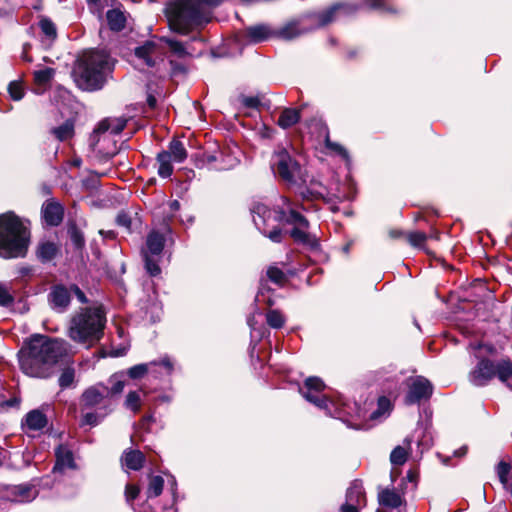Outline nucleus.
Segmentation results:
<instances>
[{
  "instance_id": "1",
  "label": "nucleus",
  "mask_w": 512,
  "mask_h": 512,
  "mask_svg": "<svg viewBox=\"0 0 512 512\" xmlns=\"http://www.w3.org/2000/svg\"><path fill=\"white\" fill-rule=\"evenodd\" d=\"M68 353V343L45 335L32 336L19 351L20 368L26 375L47 378Z\"/></svg>"
},
{
  "instance_id": "2",
  "label": "nucleus",
  "mask_w": 512,
  "mask_h": 512,
  "mask_svg": "<svg viewBox=\"0 0 512 512\" xmlns=\"http://www.w3.org/2000/svg\"><path fill=\"white\" fill-rule=\"evenodd\" d=\"M114 59L103 49L83 51L75 61L72 76L77 87L94 92L102 89L111 78Z\"/></svg>"
},
{
  "instance_id": "3",
  "label": "nucleus",
  "mask_w": 512,
  "mask_h": 512,
  "mask_svg": "<svg viewBox=\"0 0 512 512\" xmlns=\"http://www.w3.org/2000/svg\"><path fill=\"white\" fill-rule=\"evenodd\" d=\"M282 205L271 209L263 203H256L251 209L253 222L257 229L271 241L279 243L282 240L281 224H299L306 226L307 220L291 207L286 197L281 198Z\"/></svg>"
},
{
  "instance_id": "4",
  "label": "nucleus",
  "mask_w": 512,
  "mask_h": 512,
  "mask_svg": "<svg viewBox=\"0 0 512 512\" xmlns=\"http://www.w3.org/2000/svg\"><path fill=\"white\" fill-rule=\"evenodd\" d=\"M105 324L106 316L101 307L81 308L71 317L68 336L74 342L90 347L103 337Z\"/></svg>"
},
{
  "instance_id": "5",
  "label": "nucleus",
  "mask_w": 512,
  "mask_h": 512,
  "mask_svg": "<svg viewBox=\"0 0 512 512\" xmlns=\"http://www.w3.org/2000/svg\"><path fill=\"white\" fill-rule=\"evenodd\" d=\"M30 233L21 219L12 212L0 215V257L25 255Z\"/></svg>"
},
{
  "instance_id": "6",
  "label": "nucleus",
  "mask_w": 512,
  "mask_h": 512,
  "mask_svg": "<svg viewBox=\"0 0 512 512\" xmlns=\"http://www.w3.org/2000/svg\"><path fill=\"white\" fill-rule=\"evenodd\" d=\"M270 165L275 177L288 185H301L307 182L306 170L285 148L274 151Z\"/></svg>"
},
{
  "instance_id": "7",
  "label": "nucleus",
  "mask_w": 512,
  "mask_h": 512,
  "mask_svg": "<svg viewBox=\"0 0 512 512\" xmlns=\"http://www.w3.org/2000/svg\"><path fill=\"white\" fill-rule=\"evenodd\" d=\"M495 376L512 389V362L501 360L495 364L489 359H481L469 373V380L475 386H484Z\"/></svg>"
},
{
  "instance_id": "8",
  "label": "nucleus",
  "mask_w": 512,
  "mask_h": 512,
  "mask_svg": "<svg viewBox=\"0 0 512 512\" xmlns=\"http://www.w3.org/2000/svg\"><path fill=\"white\" fill-rule=\"evenodd\" d=\"M165 50L158 40H147L134 50L135 65L139 69L154 68L164 61Z\"/></svg>"
},
{
  "instance_id": "9",
  "label": "nucleus",
  "mask_w": 512,
  "mask_h": 512,
  "mask_svg": "<svg viewBox=\"0 0 512 512\" xmlns=\"http://www.w3.org/2000/svg\"><path fill=\"white\" fill-rule=\"evenodd\" d=\"M164 244L165 238L162 234L155 231L148 234L146 249L142 251V254L145 261V268L151 276H157L161 272L158 265V258L163 251Z\"/></svg>"
},
{
  "instance_id": "10",
  "label": "nucleus",
  "mask_w": 512,
  "mask_h": 512,
  "mask_svg": "<svg viewBox=\"0 0 512 512\" xmlns=\"http://www.w3.org/2000/svg\"><path fill=\"white\" fill-rule=\"evenodd\" d=\"M325 389V384L318 377H309L305 380L304 386L300 388L301 395L309 402L313 403L320 409L329 411V404L331 403L322 391Z\"/></svg>"
},
{
  "instance_id": "11",
  "label": "nucleus",
  "mask_w": 512,
  "mask_h": 512,
  "mask_svg": "<svg viewBox=\"0 0 512 512\" xmlns=\"http://www.w3.org/2000/svg\"><path fill=\"white\" fill-rule=\"evenodd\" d=\"M433 387L429 380L422 376H418L411 380L409 391L405 397V403L412 405L419 403L421 400L430 398Z\"/></svg>"
},
{
  "instance_id": "12",
  "label": "nucleus",
  "mask_w": 512,
  "mask_h": 512,
  "mask_svg": "<svg viewBox=\"0 0 512 512\" xmlns=\"http://www.w3.org/2000/svg\"><path fill=\"white\" fill-rule=\"evenodd\" d=\"M109 397L108 386L103 383H97L84 390L81 395L80 403L82 410L90 409L100 405Z\"/></svg>"
},
{
  "instance_id": "13",
  "label": "nucleus",
  "mask_w": 512,
  "mask_h": 512,
  "mask_svg": "<svg viewBox=\"0 0 512 512\" xmlns=\"http://www.w3.org/2000/svg\"><path fill=\"white\" fill-rule=\"evenodd\" d=\"M48 301L53 310L64 312L70 305L71 293L70 289L64 285H55L48 294Z\"/></svg>"
},
{
  "instance_id": "14",
  "label": "nucleus",
  "mask_w": 512,
  "mask_h": 512,
  "mask_svg": "<svg viewBox=\"0 0 512 512\" xmlns=\"http://www.w3.org/2000/svg\"><path fill=\"white\" fill-rule=\"evenodd\" d=\"M219 158H223V151H218L214 153L204 152L201 158L199 159V163L197 164V166H207L208 168L222 171L232 169L238 163L237 158H230L227 163H217L219 161Z\"/></svg>"
},
{
  "instance_id": "15",
  "label": "nucleus",
  "mask_w": 512,
  "mask_h": 512,
  "mask_svg": "<svg viewBox=\"0 0 512 512\" xmlns=\"http://www.w3.org/2000/svg\"><path fill=\"white\" fill-rule=\"evenodd\" d=\"M56 463L53 472H64L66 469H76L72 451L65 445H60L55 452Z\"/></svg>"
},
{
  "instance_id": "16",
  "label": "nucleus",
  "mask_w": 512,
  "mask_h": 512,
  "mask_svg": "<svg viewBox=\"0 0 512 512\" xmlns=\"http://www.w3.org/2000/svg\"><path fill=\"white\" fill-rule=\"evenodd\" d=\"M43 219L49 226H58L63 220V207L56 202H47L42 208Z\"/></svg>"
},
{
  "instance_id": "17",
  "label": "nucleus",
  "mask_w": 512,
  "mask_h": 512,
  "mask_svg": "<svg viewBox=\"0 0 512 512\" xmlns=\"http://www.w3.org/2000/svg\"><path fill=\"white\" fill-rule=\"evenodd\" d=\"M357 7L351 4H336L319 15L321 25H327L335 20L337 15H347L356 11Z\"/></svg>"
},
{
  "instance_id": "18",
  "label": "nucleus",
  "mask_w": 512,
  "mask_h": 512,
  "mask_svg": "<svg viewBox=\"0 0 512 512\" xmlns=\"http://www.w3.org/2000/svg\"><path fill=\"white\" fill-rule=\"evenodd\" d=\"M39 28L41 30V41L45 47H50L57 38V29L55 24L46 17L39 21Z\"/></svg>"
},
{
  "instance_id": "19",
  "label": "nucleus",
  "mask_w": 512,
  "mask_h": 512,
  "mask_svg": "<svg viewBox=\"0 0 512 512\" xmlns=\"http://www.w3.org/2000/svg\"><path fill=\"white\" fill-rule=\"evenodd\" d=\"M121 461L128 469L140 470L145 462V456L139 450L129 449L124 451Z\"/></svg>"
},
{
  "instance_id": "20",
  "label": "nucleus",
  "mask_w": 512,
  "mask_h": 512,
  "mask_svg": "<svg viewBox=\"0 0 512 512\" xmlns=\"http://www.w3.org/2000/svg\"><path fill=\"white\" fill-rule=\"evenodd\" d=\"M346 502L356 504L359 507L365 506L366 498L362 482L355 480L346 492Z\"/></svg>"
},
{
  "instance_id": "21",
  "label": "nucleus",
  "mask_w": 512,
  "mask_h": 512,
  "mask_svg": "<svg viewBox=\"0 0 512 512\" xmlns=\"http://www.w3.org/2000/svg\"><path fill=\"white\" fill-rule=\"evenodd\" d=\"M273 32L267 25H256L246 29V36L251 43H259L274 36Z\"/></svg>"
},
{
  "instance_id": "22",
  "label": "nucleus",
  "mask_w": 512,
  "mask_h": 512,
  "mask_svg": "<svg viewBox=\"0 0 512 512\" xmlns=\"http://www.w3.org/2000/svg\"><path fill=\"white\" fill-rule=\"evenodd\" d=\"M308 31L307 28L300 27L299 22H291L275 32V36L284 39L292 40Z\"/></svg>"
},
{
  "instance_id": "23",
  "label": "nucleus",
  "mask_w": 512,
  "mask_h": 512,
  "mask_svg": "<svg viewBox=\"0 0 512 512\" xmlns=\"http://www.w3.org/2000/svg\"><path fill=\"white\" fill-rule=\"evenodd\" d=\"M25 425L29 430H41L47 425V417L40 410H32L25 417Z\"/></svg>"
},
{
  "instance_id": "24",
  "label": "nucleus",
  "mask_w": 512,
  "mask_h": 512,
  "mask_svg": "<svg viewBox=\"0 0 512 512\" xmlns=\"http://www.w3.org/2000/svg\"><path fill=\"white\" fill-rule=\"evenodd\" d=\"M164 152H166V154L170 156V159L175 163H182L188 157V152L185 146L181 141L176 139L169 143L168 150H165Z\"/></svg>"
},
{
  "instance_id": "25",
  "label": "nucleus",
  "mask_w": 512,
  "mask_h": 512,
  "mask_svg": "<svg viewBox=\"0 0 512 512\" xmlns=\"http://www.w3.org/2000/svg\"><path fill=\"white\" fill-rule=\"evenodd\" d=\"M11 496L13 502H29L36 497V490L28 485H20L12 489Z\"/></svg>"
},
{
  "instance_id": "26",
  "label": "nucleus",
  "mask_w": 512,
  "mask_h": 512,
  "mask_svg": "<svg viewBox=\"0 0 512 512\" xmlns=\"http://www.w3.org/2000/svg\"><path fill=\"white\" fill-rule=\"evenodd\" d=\"M300 119V111L295 108H287L284 109L279 118L278 125L284 129H287L293 125H295Z\"/></svg>"
},
{
  "instance_id": "27",
  "label": "nucleus",
  "mask_w": 512,
  "mask_h": 512,
  "mask_svg": "<svg viewBox=\"0 0 512 512\" xmlns=\"http://www.w3.org/2000/svg\"><path fill=\"white\" fill-rule=\"evenodd\" d=\"M106 18L111 30L121 31L124 29L126 24V17L121 10L112 9L107 11Z\"/></svg>"
},
{
  "instance_id": "28",
  "label": "nucleus",
  "mask_w": 512,
  "mask_h": 512,
  "mask_svg": "<svg viewBox=\"0 0 512 512\" xmlns=\"http://www.w3.org/2000/svg\"><path fill=\"white\" fill-rule=\"evenodd\" d=\"M50 132L57 140L66 141L74 135V123L71 120H66L60 126L52 128Z\"/></svg>"
},
{
  "instance_id": "29",
  "label": "nucleus",
  "mask_w": 512,
  "mask_h": 512,
  "mask_svg": "<svg viewBox=\"0 0 512 512\" xmlns=\"http://www.w3.org/2000/svg\"><path fill=\"white\" fill-rule=\"evenodd\" d=\"M379 502L383 506L398 508L402 504V498L397 492L385 489L379 494Z\"/></svg>"
},
{
  "instance_id": "30",
  "label": "nucleus",
  "mask_w": 512,
  "mask_h": 512,
  "mask_svg": "<svg viewBox=\"0 0 512 512\" xmlns=\"http://www.w3.org/2000/svg\"><path fill=\"white\" fill-rule=\"evenodd\" d=\"M156 159L159 164L158 175L162 178L170 177L173 173V160L170 159V156L166 152H160Z\"/></svg>"
},
{
  "instance_id": "31",
  "label": "nucleus",
  "mask_w": 512,
  "mask_h": 512,
  "mask_svg": "<svg viewBox=\"0 0 512 512\" xmlns=\"http://www.w3.org/2000/svg\"><path fill=\"white\" fill-rule=\"evenodd\" d=\"M159 43L161 44L162 42H164L165 44L168 45L170 51L175 54L177 57L179 58H183V57H186L189 55L188 51H187V48L186 46L184 45V43L178 41V40H175L173 38H170V37H161L158 39Z\"/></svg>"
},
{
  "instance_id": "32",
  "label": "nucleus",
  "mask_w": 512,
  "mask_h": 512,
  "mask_svg": "<svg viewBox=\"0 0 512 512\" xmlns=\"http://www.w3.org/2000/svg\"><path fill=\"white\" fill-rule=\"evenodd\" d=\"M58 248L52 242H43L38 246L37 256L42 262L51 261L57 254Z\"/></svg>"
},
{
  "instance_id": "33",
  "label": "nucleus",
  "mask_w": 512,
  "mask_h": 512,
  "mask_svg": "<svg viewBox=\"0 0 512 512\" xmlns=\"http://www.w3.org/2000/svg\"><path fill=\"white\" fill-rule=\"evenodd\" d=\"M163 487H164V479L162 476H159V475L151 476L149 479V484H148L147 491H146L147 497L148 498L158 497L162 493Z\"/></svg>"
},
{
  "instance_id": "34",
  "label": "nucleus",
  "mask_w": 512,
  "mask_h": 512,
  "mask_svg": "<svg viewBox=\"0 0 512 512\" xmlns=\"http://www.w3.org/2000/svg\"><path fill=\"white\" fill-rule=\"evenodd\" d=\"M408 458L407 450L402 446L395 447L390 454V462L394 466L403 465Z\"/></svg>"
},
{
  "instance_id": "35",
  "label": "nucleus",
  "mask_w": 512,
  "mask_h": 512,
  "mask_svg": "<svg viewBox=\"0 0 512 512\" xmlns=\"http://www.w3.org/2000/svg\"><path fill=\"white\" fill-rule=\"evenodd\" d=\"M75 379V370L73 367H66L63 369L59 379L58 383L61 389L69 388L73 385Z\"/></svg>"
},
{
  "instance_id": "36",
  "label": "nucleus",
  "mask_w": 512,
  "mask_h": 512,
  "mask_svg": "<svg viewBox=\"0 0 512 512\" xmlns=\"http://www.w3.org/2000/svg\"><path fill=\"white\" fill-rule=\"evenodd\" d=\"M266 321L270 327L279 329L284 325L285 318L278 310H270L266 314Z\"/></svg>"
},
{
  "instance_id": "37",
  "label": "nucleus",
  "mask_w": 512,
  "mask_h": 512,
  "mask_svg": "<svg viewBox=\"0 0 512 512\" xmlns=\"http://www.w3.org/2000/svg\"><path fill=\"white\" fill-rule=\"evenodd\" d=\"M107 413H98V412H86L83 413L82 419H81V425L85 426H96L98 425L102 419L105 417Z\"/></svg>"
},
{
  "instance_id": "38",
  "label": "nucleus",
  "mask_w": 512,
  "mask_h": 512,
  "mask_svg": "<svg viewBox=\"0 0 512 512\" xmlns=\"http://www.w3.org/2000/svg\"><path fill=\"white\" fill-rule=\"evenodd\" d=\"M294 228L291 231V237L300 243H308L309 239H311L310 235L305 231L308 228V224L306 226H300L299 224H293Z\"/></svg>"
},
{
  "instance_id": "39",
  "label": "nucleus",
  "mask_w": 512,
  "mask_h": 512,
  "mask_svg": "<svg viewBox=\"0 0 512 512\" xmlns=\"http://www.w3.org/2000/svg\"><path fill=\"white\" fill-rule=\"evenodd\" d=\"M54 76V69L52 68H44L34 72V81L39 85H45Z\"/></svg>"
},
{
  "instance_id": "40",
  "label": "nucleus",
  "mask_w": 512,
  "mask_h": 512,
  "mask_svg": "<svg viewBox=\"0 0 512 512\" xmlns=\"http://www.w3.org/2000/svg\"><path fill=\"white\" fill-rule=\"evenodd\" d=\"M141 406V399L137 392L131 391L126 396L125 400V407L134 413L138 412L140 410Z\"/></svg>"
},
{
  "instance_id": "41",
  "label": "nucleus",
  "mask_w": 512,
  "mask_h": 512,
  "mask_svg": "<svg viewBox=\"0 0 512 512\" xmlns=\"http://www.w3.org/2000/svg\"><path fill=\"white\" fill-rule=\"evenodd\" d=\"M14 302V297L11 293V288L6 284L0 283V306L8 307Z\"/></svg>"
},
{
  "instance_id": "42",
  "label": "nucleus",
  "mask_w": 512,
  "mask_h": 512,
  "mask_svg": "<svg viewBox=\"0 0 512 512\" xmlns=\"http://www.w3.org/2000/svg\"><path fill=\"white\" fill-rule=\"evenodd\" d=\"M109 383L111 384V387H108L109 397L122 393L125 387V382L120 380L116 375L109 379Z\"/></svg>"
},
{
  "instance_id": "43",
  "label": "nucleus",
  "mask_w": 512,
  "mask_h": 512,
  "mask_svg": "<svg viewBox=\"0 0 512 512\" xmlns=\"http://www.w3.org/2000/svg\"><path fill=\"white\" fill-rule=\"evenodd\" d=\"M150 366V363L135 365L128 370V375L132 379H139L149 372Z\"/></svg>"
},
{
  "instance_id": "44",
  "label": "nucleus",
  "mask_w": 512,
  "mask_h": 512,
  "mask_svg": "<svg viewBox=\"0 0 512 512\" xmlns=\"http://www.w3.org/2000/svg\"><path fill=\"white\" fill-rule=\"evenodd\" d=\"M267 276L272 282L279 285L283 284L286 280L284 272L277 267H269L267 270Z\"/></svg>"
},
{
  "instance_id": "45",
  "label": "nucleus",
  "mask_w": 512,
  "mask_h": 512,
  "mask_svg": "<svg viewBox=\"0 0 512 512\" xmlns=\"http://www.w3.org/2000/svg\"><path fill=\"white\" fill-rule=\"evenodd\" d=\"M510 470H511V465L507 462L501 461L497 465L496 472H497L500 482L503 485H506L508 483V474H509Z\"/></svg>"
},
{
  "instance_id": "46",
  "label": "nucleus",
  "mask_w": 512,
  "mask_h": 512,
  "mask_svg": "<svg viewBox=\"0 0 512 512\" xmlns=\"http://www.w3.org/2000/svg\"><path fill=\"white\" fill-rule=\"evenodd\" d=\"M69 235H70V239H71L73 245L77 249H80L84 246L85 240H84L83 234L77 227H75V226L71 227L69 229Z\"/></svg>"
},
{
  "instance_id": "47",
  "label": "nucleus",
  "mask_w": 512,
  "mask_h": 512,
  "mask_svg": "<svg viewBox=\"0 0 512 512\" xmlns=\"http://www.w3.org/2000/svg\"><path fill=\"white\" fill-rule=\"evenodd\" d=\"M8 92L13 100H20L23 98L24 90L19 82L13 81L8 86Z\"/></svg>"
},
{
  "instance_id": "48",
  "label": "nucleus",
  "mask_w": 512,
  "mask_h": 512,
  "mask_svg": "<svg viewBox=\"0 0 512 512\" xmlns=\"http://www.w3.org/2000/svg\"><path fill=\"white\" fill-rule=\"evenodd\" d=\"M407 239L412 246L422 247L427 239V236L423 232H412L407 235Z\"/></svg>"
},
{
  "instance_id": "49",
  "label": "nucleus",
  "mask_w": 512,
  "mask_h": 512,
  "mask_svg": "<svg viewBox=\"0 0 512 512\" xmlns=\"http://www.w3.org/2000/svg\"><path fill=\"white\" fill-rule=\"evenodd\" d=\"M390 406H391V403L387 397H385V396L380 397L378 399V409L372 413V418L379 417L380 415L388 412L390 410Z\"/></svg>"
},
{
  "instance_id": "50",
  "label": "nucleus",
  "mask_w": 512,
  "mask_h": 512,
  "mask_svg": "<svg viewBox=\"0 0 512 512\" xmlns=\"http://www.w3.org/2000/svg\"><path fill=\"white\" fill-rule=\"evenodd\" d=\"M131 217L126 213V212H120L118 215H117V218H116V223L121 226V227H124L125 229H127L128 231L131 230Z\"/></svg>"
},
{
  "instance_id": "51",
  "label": "nucleus",
  "mask_w": 512,
  "mask_h": 512,
  "mask_svg": "<svg viewBox=\"0 0 512 512\" xmlns=\"http://www.w3.org/2000/svg\"><path fill=\"white\" fill-rule=\"evenodd\" d=\"M151 366L159 365L162 366L166 370V374L170 375L173 371V363L168 356L163 357L160 361L150 362Z\"/></svg>"
},
{
  "instance_id": "52",
  "label": "nucleus",
  "mask_w": 512,
  "mask_h": 512,
  "mask_svg": "<svg viewBox=\"0 0 512 512\" xmlns=\"http://www.w3.org/2000/svg\"><path fill=\"white\" fill-rule=\"evenodd\" d=\"M326 146L332 151H335L339 155L343 156L344 158L348 157L347 151L344 147H342L340 144L330 141L329 139L326 140Z\"/></svg>"
},
{
  "instance_id": "53",
  "label": "nucleus",
  "mask_w": 512,
  "mask_h": 512,
  "mask_svg": "<svg viewBox=\"0 0 512 512\" xmlns=\"http://www.w3.org/2000/svg\"><path fill=\"white\" fill-rule=\"evenodd\" d=\"M139 492H140V490H139L138 486L127 485L126 489H125L126 500L128 502L134 500L138 496Z\"/></svg>"
},
{
  "instance_id": "54",
  "label": "nucleus",
  "mask_w": 512,
  "mask_h": 512,
  "mask_svg": "<svg viewBox=\"0 0 512 512\" xmlns=\"http://www.w3.org/2000/svg\"><path fill=\"white\" fill-rule=\"evenodd\" d=\"M242 104L248 108H257L259 106V99L257 97H243L241 100Z\"/></svg>"
},
{
  "instance_id": "55",
  "label": "nucleus",
  "mask_w": 512,
  "mask_h": 512,
  "mask_svg": "<svg viewBox=\"0 0 512 512\" xmlns=\"http://www.w3.org/2000/svg\"><path fill=\"white\" fill-rule=\"evenodd\" d=\"M167 477H168V479H167L168 486H169V489L171 491L173 500L175 501L176 500V493H177V481H176V478L173 475L169 474V475H167Z\"/></svg>"
},
{
  "instance_id": "56",
  "label": "nucleus",
  "mask_w": 512,
  "mask_h": 512,
  "mask_svg": "<svg viewBox=\"0 0 512 512\" xmlns=\"http://www.w3.org/2000/svg\"><path fill=\"white\" fill-rule=\"evenodd\" d=\"M360 508L361 507L357 506L356 504L345 501V503L341 506V512H359Z\"/></svg>"
},
{
  "instance_id": "57",
  "label": "nucleus",
  "mask_w": 512,
  "mask_h": 512,
  "mask_svg": "<svg viewBox=\"0 0 512 512\" xmlns=\"http://www.w3.org/2000/svg\"><path fill=\"white\" fill-rule=\"evenodd\" d=\"M71 290H73V291H74V293H75V295H76L77 299H78L81 303H86V302H87V298H86V296H85L84 292H83L82 290H80L78 286H76V285H72V286H71Z\"/></svg>"
},
{
  "instance_id": "58",
  "label": "nucleus",
  "mask_w": 512,
  "mask_h": 512,
  "mask_svg": "<svg viewBox=\"0 0 512 512\" xmlns=\"http://www.w3.org/2000/svg\"><path fill=\"white\" fill-rule=\"evenodd\" d=\"M372 8L382 7V0H365Z\"/></svg>"
},
{
  "instance_id": "59",
  "label": "nucleus",
  "mask_w": 512,
  "mask_h": 512,
  "mask_svg": "<svg viewBox=\"0 0 512 512\" xmlns=\"http://www.w3.org/2000/svg\"><path fill=\"white\" fill-rule=\"evenodd\" d=\"M156 103H157L156 98L153 95L149 94L147 97V104L149 105V107L155 108Z\"/></svg>"
},
{
  "instance_id": "60",
  "label": "nucleus",
  "mask_w": 512,
  "mask_h": 512,
  "mask_svg": "<svg viewBox=\"0 0 512 512\" xmlns=\"http://www.w3.org/2000/svg\"><path fill=\"white\" fill-rule=\"evenodd\" d=\"M29 47H30V45H29V44H25V45L23 46V53H22V58H23L25 61H28V62L32 61V59H31V58L28 56V54H27V51H28Z\"/></svg>"
},
{
  "instance_id": "61",
  "label": "nucleus",
  "mask_w": 512,
  "mask_h": 512,
  "mask_svg": "<svg viewBox=\"0 0 512 512\" xmlns=\"http://www.w3.org/2000/svg\"><path fill=\"white\" fill-rule=\"evenodd\" d=\"M169 205H170V209L173 211H177L180 209V203L178 200L171 201Z\"/></svg>"
},
{
  "instance_id": "62",
  "label": "nucleus",
  "mask_w": 512,
  "mask_h": 512,
  "mask_svg": "<svg viewBox=\"0 0 512 512\" xmlns=\"http://www.w3.org/2000/svg\"><path fill=\"white\" fill-rule=\"evenodd\" d=\"M30 273H31V269H30L29 267H21V268L19 269V274H20L21 276H27V275H29Z\"/></svg>"
},
{
  "instance_id": "63",
  "label": "nucleus",
  "mask_w": 512,
  "mask_h": 512,
  "mask_svg": "<svg viewBox=\"0 0 512 512\" xmlns=\"http://www.w3.org/2000/svg\"><path fill=\"white\" fill-rule=\"evenodd\" d=\"M402 235H403V233L401 231H398V230L390 231L391 238H399Z\"/></svg>"
},
{
  "instance_id": "64",
  "label": "nucleus",
  "mask_w": 512,
  "mask_h": 512,
  "mask_svg": "<svg viewBox=\"0 0 512 512\" xmlns=\"http://www.w3.org/2000/svg\"><path fill=\"white\" fill-rule=\"evenodd\" d=\"M466 452H467V448L466 447H462L459 450L455 451V455L460 457V456L465 455Z\"/></svg>"
}]
</instances>
